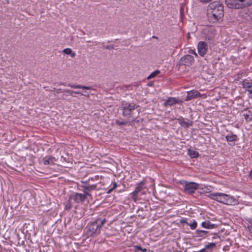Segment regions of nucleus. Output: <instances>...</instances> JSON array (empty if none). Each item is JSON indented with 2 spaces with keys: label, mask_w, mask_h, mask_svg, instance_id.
Returning <instances> with one entry per match:
<instances>
[{
  "label": "nucleus",
  "mask_w": 252,
  "mask_h": 252,
  "mask_svg": "<svg viewBox=\"0 0 252 252\" xmlns=\"http://www.w3.org/2000/svg\"><path fill=\"white\" fill-rule=\"evenodd\" d=\"M208 11L210 22H217L223 16V5L220 1L211 2L208 6Z\"/></svg>",
  "instance_id": "1"
},
{
  "label": "nucleus",
  "mask_w": 252,
  "mask_h": 252,
  "mask_svg": "<svg viewBox=\"0 0 252 252\" xmlns=\"http://www.w3.org/2000/svg\"><path fill=\"white\" fill-rule=\"evenodd\" d=\"M107 221L104 217H99L96 218L95 220L88 223L86 228L87 229V234L88 236H94L100 233L101 227Z\"/></svg>",
  "instance_id": "2"
},
{
  "label": "nucleus",
  "mask_w": 252,
  "mask_h": 252,
  "mask_svg": "<svg viewBox=\"0 0 252 252\" xmlns=\"http://www.w3.org/2000/svg\"><path fill=\"white\" fill-rule=\"evenodd\" d=\"M208 197L220 203L227 205H235L237 200L229 195L223 193H210Z\"/></svg>",
  "instance_id": "3"
},
{
  "label": "nucleus",
  "mask_w": 252,
  "mask_h": 252,
  "mask_svg": "<svg viewBox=\"0 0 252 252\" xmlns=\"http://www.w3.org/2000/svg\"><path fill=\"white\" fill-rule=\"evenodd\" d=\"M121 107L123 110V115L128 119L132 118V121L135 120L133 115L136 108L139 107V105L134 103H129L125 101L122 102Z\"/></svg>",
  "instance_id": "4"
},
{
  "label": "nucleus",
  "mask_w": 252,
  "mask_h": 252,
  "mask_svg": "<svg viewBox=\"0 0 252 252\" xmlns=\"http://www.w3.org/2000/svg\"><path fill=\"white\" fill-rule=\"evenodd\" d=\"M226 6L232 9H240L252 4V0H225Z\"/></svg>",
  "instance_id": "5"
},
{
  "label": "nucleus",
  "mask_w": 252,
  "mask_h": 252,
  "mask_svg": "<svg viewBox=\"0 0 252 252\" xmlns=\"http://www.w3.org/2000/svg\"><path fill=\"white\" fill-rule=\"evenodd\" d=\"M80 183L81 185L80 187L82 188L83 193L87 197H92L91 192L96 189L97 184H90L89 180H81Z\"/></svg>",
  "instance_id": "6"
},
{
  "label": "nucleus",
  "mask_w": 252,
  "mask_h": 252,
  "mask_svg": "<svg viewBox=\"0 0 252 252\" xmlns=\"http://www.w3.org/2000/svg\"><path fill=\"white\" fill-rule=\"evenodd\" d=\"M145 184L146 183L144 180H142L139 183H137L134 190L130 193V198L134 202H136L138 199L140 194L144 189V186Z\"/></svg>",
  "instance_id": "7"
},
{
  "label": "nucleus",
  "mask_w": 252,
  "mask_h": 252,
  "mask_svg": "<svg viewBox=\"0 0 252 252\" xmlns=\"http://www.w3.org/2000/svg\"><path fill=\"white\" fill-rule=\"evenodd\" d=\"M184 191L189 194H192L199 188V184L195 182H189L186 181H183Z\"/></svg>",
  "instance_id": "8"
},
{
  "label": "nucleus",
  "mask_w": 252,
  "mask_h": 252,
  "mask_svg": "<svg viewBox=\"0 0 252 252\" xmlns=\"http://www.w3.org/2000/svg\"><path fill=\"white\" fill-rule=\"evenodd\" d=\"M197 50L199 55L201 57H204L208 50L207 43L205 41H199L197 45Z\"/></svg>",
  "instance_id": "9"
},
{
  "label": "nucleus",
  "mask_w": 252,
  "mask_h": 252,
  "mask_svg": "<svg viewBox=\"0 0 252 252\" xmlns=\"http://www.w3.org/2000/svg\"><path fill=\"white\" fill-rule=\"evenodd\" d=\"M194 62V59L192 56L186 55L181 58L179 63L180 64L189 66L192 65Z\"/></svg>",
  "instance_id": "10"
},
{
  "label": "nucleus",
  "mask_w": 252,
  "mask_h": 252,
  "mask_svg": "<svg viewBox=\"0 0 252 252\" xmlns=\"http://www.w3.org/2000/svg\"><path fill=\"white\" fill-rule=\"evenodd\" d=\"M88 197L83 193H75L72 195L69 196V199H72L76 203H79L85 201Z\"/></svg>",
  "instance_id": "11"
},
{
  "label": "nucleus",
  "mask_w": 252,
  "mask_h": 252,
  "mask_svg": "<svg viewBox=\"0 0 252 252\" xmlns=\"http://www.w3.org/2000/svg\"><path fill=\"white\" fill-rule=\"evenodd\" d=\"M243 88L248 91L249 94H252V80L249 79H245L240 82Z\"/></svg>",
  "instance_id": "12"
},
{
  "label": "nucleus",
  "mask_w": 252,
  "mask_h": 252,
  "mask_svg": "<svg viewBox=\"0 0 252 252\" xmlns=\"http://www.w3.org/2000/svg\"><path fill=\"white\" fill-rule=\"evenodd\" d=\"M183 102V101L180 99L178 97H171L168 98L163 104L164 106H172L175 104H181Z\"/></svg>",
  "instance_id": "13"
},
{
  "label": "nucleus",
  "mask_w": 252,
  "mask_h": 252,
  "mask_svg": "<svg viewBox=\"0 0 252 252\" xmlns=\"http://www.w3.org/2000/svg\"><path fill=\"white\" fill-rule=\"evenodd\" d=\"M201 96L202 95L198 91L192 90L187 92V95L185 98V101H188Z\"/></svg>",
  "instance_id": "14"
},
{
  "label": "nucleus",
  "mask_w": 252,
  "mask_h": 252,
  "mask_svg": "<svg viewBox=\"0 0 252 252\" xmlns=\"http://www.w3.org/2000/svg\"><path fill=\"white\" fill-rule=\"evenodd\" d=\"M225 139L229 143L233 142L232 144L230 143L229 145H234L235 142L238 140V136L236 134H233L232 132L230 131L225 136Z\"/></svg>",
  "instance_id": "15"
},
{
  "label": "nucleus",
  "mask_w": 252,
  "mask_h": 252,
  "mask_svg": "<svg viewBox=\"0 0 252 252\" xmlns=\"http://www.w3.org/2000/svg\"><path fill=\"white\" fill-rule=\"evenodd\" d=\"M201 226L205 228L212 229L217 228L218 225L216 224L212 223L209 220H206L201 223Z\"/></svg>",
  "instance_id": "16"
},
{
  "label": "nucleus",
  "mask_w": 252,
  "mask_h": 252,
  "mask_svg": "<svg viewBox=\"0 0 252 252\" xmlns=\"http://www.w3.org/2000/svg\"><path fill=\"white\" fill-rule=\"evenodd\" d=\"M212 188L211 186H204L202 187H200L199 186V188H198V189H199V190L198 191V193L201 194L205 193L210 192L211 191Z\"/></svg>",
  "instance_id": "17"
},
{
  "label": "nucleus",
  "mask_w": 252,
  "mask_h": 252,
  "mask_svg": "<svg viewBox=\"0 0 252 252\" xmlns=\"http://www.w3.org/2000/svg\"><path fill=\"white\" fill-rule=\"evenodd\" d=\"M217 244H218V241L210 243L206 245L203 249H205L208 252H212L213 250L216 248Z\"/></svg>",
  "instance_id": "18"
},
{
  "label": "nucleus",
  "mask_w": 252,
  "mask_h": 252,
  "mask_svg": "<svg viewBox=\"0 0 252 252\" xmlns=\"http://www.w3.org/2000/svg\"><path fill=\"white\" fill-rule=\"evenodd\" d=\"M179 123L183 127H189V126H192L193 125V122L191 121H188L186 122L184 121V118L182 119H178Z\"/></svg>",
  "instance_id": "19"
},
{
  "label": "nucleus",
  "mask_w": 252,
  "mask_h": 252,
  "mask_svg": "<svg viewBox=\"0 0 252 252\" xmlns=\"http://www.w3.org/2000/svg\"><path fill=\"white\" fill-rule=\"evenodd\" d=\"M55 159V158L52 156L46 157L43 159V163L46 165L52 164L54 163Z\"/></svg>",
  "instance_id": "20"
},
{
  "label": "nucleus",
  "mask_w": 252,
  "mask_h": 252,
  "mask_svg": "<svg viewBox=\"0 0 252 252\" xmlns=\"http://www.w3.org/2000/svg\"><path fill=\"white\" fill-rule=\"evenodd\" d=\"M67 86L68 87H71L72 88H74V89H83L88 90L92 89V86H86L81 85H73L71 84H68L67 85Z\"/></svg>",
  "instance_id": "21"
},
{
  "label": "nucleus",
  "mask_w": 252,
  "mask_h": 252,
  "mask_svg": "<svg viewBox=\"0 0 252 252\" xmlns=\"http://www.w3.org/2000/svg\"><path fill=\"white\" fill-rule=\"evenodd\" d=\"M208 233V231L200 229H197L195 231L196 237H200L204 238L207 237V234Z\"/></svg>",
  "instance_id": "22"
},
{
  "label": "nucleus",
  "mask_w": 252,
  "mask_h": 252,
  "mask_svg": "<svg viewBox=\"0 0 252 252\" xmlns=\"http://www.w3.org/2000/svg\"><path fill=\"white\" fill-rule=\"evenodd\" d=\"M188 154L191 158H195L199 156V153L198 152L190 149L188 150Z\"/></svg>",
  "instance_id": "23"
},
{
  "label": "nucleus",
  "mask_w": 252,
  "mask_h": 252,
  "mask_svg": "<svg viewBox=\"0 0 252 252\" xmlns=\"http://www.w3.org/2000/svg\"><path fill=\"white\" fill-rule=\"evenodd\" d=\"M63 52L66 55H70V56L72 58H73L75 56L76 54L75 52H73L72 50L70 48H65L63 49Z\"/></svg>",
  "instance_id": "24"
},
{
  "label": "nucleus",
  "mask_w": 252,
  "mask_h": 252,
  "mask_svg": "<svg viewBox=\"0 0 252 252\" xmlns=\"http://www.w3.org/2000/svg\"><path fill=\"white\" fill-rule=\"evenodd\" d=\"M160 73V70H156L154 72H153L152 73H151L147 77L148 79H151L155 77L158 75Z\"/></svg>",
  "instance_id": "25"
},
{
  "label": "nucleus",
  "mask_w": 252,
  "mask_h": 252,
  "mask_svg": "<svg viewBox=\"0 0 252 252\" xmlns=\"http://www.w3.org/2000/svg\"><path fill=\"white\" fill-rule=\"evenodd\" d=\"M134 248V251L135 252H137L138 251H141L142 252H146L147 251V249L145 248H142L140 246L136 245L133 246Z\"/></svg>",
  "instance_id": "26"
},
{
  "label": "nucleus",
  "mask_w": 252,
  "mask_h": 252,
  "mask_svg": "<svg viewBox=\"0 0 252 252\" xmlns=\"http://www.w3.org/2000/svg\"><path fill=\"white\" fill-rule=\"evenodd\" d=\"M72 207V205L71 202H70V199H69V198H68V200L67 201V202L65 205V209L67 211H69Z\"/></svg>",
  "instance_id": "27"
},
{
  "label": "nucleus",
  "mask_w": 252,
  "mask_h": 252,
  "mask_svg": "<svg viewBox=\"0 0 252 252\" xmlns=\"http://www.w3.org/2000/svg\"><path fill=\"white\" fill-rule=\"evenodd\" d=\"M246 220L249 223L247 227L249 229V231L251 232V233L252 234V219L248 218L246 219Z\"/></svg>",
  "instance_id": "28"
},
{
  "label": "nucleus",
  "mask_w": 252,
  "mask_h": 252,
  "mask_svg": "<svg viewBox=\"0 0 252 252\" xmlns=\"http://www.w3.org/2000/svg\"><path fill=\"white\" fill-rule=\"evenodd\" d=\"M244 117L247 122H250L252 121V116L251 115L244 114Z\"/></svg>",
  "instance_id": "29"
},
{
  "label": "nucleus",
  "mask_w": 252,
  "mask_h": 252,
  "mask_svg": "<svg viewBox=\"0 0 252 252\" xmlns=\"http://www.w3.org/2000/svg\"><path fill=\"white\" fill-rule=\"evenodd\" d=\"M214 236L212 237V240L215 242L218 241V243L220 241V237L217 234L214 233Z\"/></svg>",
  "instance_id": "30"
},
{
  "label": "nucleus",
  "mask_w": 252,
  "mask_h": 252,
  "mask_svg": "<svg viewBox=\"0 0 252 252\" xmlns=\"http://www.w3.org/2000/svg\"><path fill=\"white\" fill-rule=\"evenodd\" d=\"M112 185L113 187L108 190L107 192V193H110L118 186L117 183H116L115 182L112 183Z\"/></svg>",
  "instance_id": "31"
},
{
  "label": "nucleus",
  "mask_w": 252,
  "mask_h": 252,
  "mask_svg": "<svg viewBox=\"0 0 252 252\" xmlns=\"http://www.w3.org/2000/svg\"><path fill=\"white\" fill-rule=\"evenodd\" d=\"M189 225L191 229L194 230L196 229L197 226V223L195 220H193V222L191 224L189 223Z\"/></svg>",
  "instance_id": "32"
},
{
  "label": "nucleus",
  "mask_w": 252,
  "mask_h": 252,
  "mask_svg": "<svg viewBox=\"0 0 252 252\" xmlns=\"http://www.w3.org/2000/svg\"><path fill=\"white\" fill-rule=\"evenodd\" d=\"M99 177L98 176H95L93 177L90 178L87 180H89V183L91 184V181L94 182L95 181H98L99 180Z\"/></svg>",
  "instance_id": "33"
},
{
  "label": "nucleus",
  "mask_w": 252,
  "mask_h": 252,
  "mask_svg": "<svg viewBox=\"0 0 252 252\" xmlns=\"http://www.w3.org/2000/svg\"><path fill=\"white\" fill-rule=\"evenodd\" d=\"M115 123L117 125H119V126L126 125L127 123L126 122H125V121L122 122V121H120L118 120H116Z\"/></svg>",
  "instance_id": "34"
},
{
  "label": "nucleus",
  "mask_w": 252,
  "mask_h": 252,
  "mask_svg": "<svg viewBox=\"0 0 252 252\" xmlns=\"http://www.w3.org/2000/svg\"><path fill=\"white\" fill-rule=\"evenodd\" d=\"M64 91L66 93H69L71 95H72L73 94H80V92H75V91L69 90H65Z\"/></svg>",
  "instance_id": "35"
},
{
  "label": "nucleus",
  "mask_w": 252,
  "mask_h": 252,
  "mask_svg": "<svg viewBox=\"0 0 252 252\" xmlns=\"http://www.w3.org/2000/svg\"><path fill=\"white\" fill-rule=\"evenodd\" d=\"M189 53L194 54L196 57H197V54L194 50L190 49L189 51Z\"/></svg>",
  "instance_id": "36"
},
{
  "label": "nucleus",
  "mask_w": 252,
  "mask_h": 252,
  "mask_svg": "<svg viewBox=\"0 0 252 252\" xmlns=\"http://www.w3.org/2000/svg\"><path fill=\"white\" fill-rule=\"evenodd\" d=\"M80 94H81V95H84L85 96H87V97H90V95L89 94V93L87 92H85L83 94V93H80Z\"/></svg>",
  "instance_id": "37"
},
{
  "label": "nucleus",
  "mask_w": 252,
  "mask_h": 252,
  "mask_svg": "<svg viewBox=\"0 0 252 252\" xmlns=\"http://www.w3.org/2000/svg\"><path fill=\"white\" fill-rule=\"evenodd\" d=\"M202 3H208L212 0H199Z\"/></svg>",
  "instance_id": "38"
},
{
  "label": "nucleus",
  "mask_w": 252,
  "mask_h": 252,
  "mask_svg": "<svg viewBox=\"0 0 252 252\" xmlns=\"http://www.w3.org/2000/svg\"><path fill=\"white\" fill-rule=\"evenodd\" d=\"M180 222L182 223H186L188 225H189V223H188L186 220H185V219H183V220H181L180 221Z\"/></svg>",
  "instance_id": "39"
},
{
  "label": "nucleus",
  "mask_w": 252,
  "mask_h": 252,
  "mask_svg": "<svg viewBox=\"0 0 252 252\" xmlns=\"http://www.w3.org/2000/svg\"><path fill=\"white\" fill-rule=\"evenodd\" d=\"M86 42L88 43H93V45H94V46H96L98 44V43L96 41L93 42V41H87Z\"/></svg>",
  "instance_id": "40"
},
{
  "label": "nucleus",
  "mask_w": 252,
  "mask_h": 252,
  "mask_svg": "<svg viewBox=\"0 0 252 252\" xmlns=\"http://www.w3.org/2000/svg\"><path fill=\"white\" fill-rule=\"evenodd\" d=\"M193 252H208L206 251L205 249H202L201 250L198 251H194Z\"/></svg>",
  "instance_id": "41"
},
{
  "label": "nucleus",
  "mask_w": 252,
  "mask_h": 252,
  "mask_svg": "<svg viewBox=\"0 0 252 252\" xmlns=\"http://www.w3.org/2000/svg\"><path fill=\"white\" fill-rule=\"evenodd\" d=\"M105 48L107 49H113V47L109 45V46H107L105 47Z\"/></svg>",
  "instance_id": "42"
},
{
  "label": "nucleus",
  "mask_w": 252,
  "mask_h": 252,
  "mask_svg": "<svg viewBox=\"0 0 252 252\" xmlns=\"http://www.w3.org/2000/svg\"><path fill=\"white\" fill-rule=\"evenodd\" d=\"M249 177L251 179H252V169L250 172V173L249 174Z\"/></svg>",
  "instance_id": "43"
},
{
  "label": "nucleus",
  "mask_w": 252,
  "mask_h": 252,
  "mask_svg": "<svg viewBox=\"0 0 252 252\" xmlns=\"http://www.w3.org/2000/svg\"><path fill=\"white\" fill-rule=\"evenodd\" d=\"M246 114H249V115H252V111H248V112L247 113H246Z\"/></svg>",
  "instance_id": "44"
},
{
  "label": "nucleus",
  "mask_w": 252,
  "mask_h": 252,
  "mask_svg": "<svg viewBox=\"0 0 252 252\" xmlns=\"http://www.w3.org/2000/svg\"><path fill=\"white\" fill-rule=\"evenodd\" d=\"M214 28L211 27V28H209V31H210V32H212L214 31Z\"/></svg>",
  "instance_id": "45"
},
{
  "label": "nucleus",
  "mask_w": 252,
  "mask_h": 252,
  "mask_svg": "<svg viewBox=\"0 0 252 252\" xmlns=\"http://www.w3.org/2000/svg\"><path fill=\"white\" fill-rule=\"evenodd\" d=\"M250 17L251 18V20L252 21V12L250 13Z\"/></svg>",
  "instance_id": "46"
},
{
  "label": "nucleus",
  "mask_w": 252,
  "mask_h": 252,
  "mask_svg": "<svg viewBox=\"0 0 252 252\" xmlns=\"http://www.w3.org/2000/svg\"><path fill=\"white\" fill-rule=\"evenodd\" d=\"M153 38H156V39H158V37L157 36H153Z\"/></svg>",
  "instance_id": "47"
},
{
  "label": "nucleus",
  "mask_w": 252,
  "mask_h": 252,
  "mask_svg": "<svg viewBox=\"0 0 252 252\" xmlns=\"http://www.w3.org/2000/svg\"><path fill=\"white\" fill-rule=\"evenodd\" d=\"M190 38L189 34L188 33V38Z\"/></svg>",
  "instance_id": "48"
},
{
  "label": "nucleus",
  "mask_w": 252,
  "mask_h": 252,
  "mask_svg": "<svg viewBox=\"0 0 252 252\" xmlns=\"http://www.w3.org/2000/svg\"><path fill=\"white\" fill-rule=\"evenodd\" d=\"M91 184H94L93 181H91Z\"/></svg>",
  "instance_id": "49"
},
{
  "label": "nucleus",
  "mask_w": 252,
  "mask_h": 252,
  "mask_svg": "<svg viewBox=\"0 0 252 252\" xmlns=\"http://www.w3.org/2000/svg\"><path fill=\"white\" fill-rule=\"evenodd\" d=\"M203 95H204V96H205V97H206V95L205 94H204Z\"/></svg>",
  "instance_id": "50"
}]
</instances>
